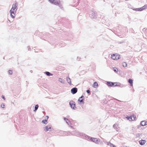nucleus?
Returning <instances> with one entry per match:
<instances>
[{
    "label": "nucleus",
    "mask_w": 147,
    "mask_h": 147,
    "mask_svg": "<svg viewBox=\"0 0 147 147\" xmlns=\"http://www.w3.org/2000/svg\"><path fill=\"white\" fill-rule=\"evenodd\" d=\"M17 3L16 2L13 4L12 7L9 11L10 13V16L13 18H15V14L16 12V11L17 9Z\"/></svg>",
    "instance_id": "1"
},
{
    "label": "nucleus",
    "mask_w": 147,
    "mask_h": 147,
    "mask_svg": "<svg viewBox=\"0 0 147 147\" xmlns=\"http://www.w3.org/2000/svg\"><path fill=\"white\" fill-rule=\"evenodd\" d=\"M106 84L109 87H115L117 86H120L121 84L119 82H111L109 81H107V82Z\"/></svg>",
    "instance_id": "2"
},
{
    "label": "nucleus",
    "mask_w": 147,
    "mask_h": 147,
    "mask_svg": "<svg viewBox=\"0 0 147 147\" xmlns=\"http://www.w3.org/2000/svg\"><path fill=\"white\" fill-rule=\"evenodd\" d=\"M89 17L91 19H96L97 18V13L95 11L92 9L90 10L89 13Z\"/></svg>",
    "instance_id": "3"
},
{
    "label": "nucleus",
    "mask_w": 147,
    "mask_h": 147,
    "mask_svg": "<svg viewBox=\"0 0 147 147\" xmlns=\"http://www.w3.org/2000/svg\"><path fill=\"white\" fill-rule=\"evenodd\" d=\"M69 105L71 109L74 110H76L77 108L76 106L75 102L72 100H71L69 102Z\"/></svg>",
    "instance_id": "4"
},
{
    "label": "nucleus",
    "mask_w": 147,
    "mask_h": 147,
    "mask_svg": "<svg viewBox=\"0 0 147 147\" xmlns=\"http://www.w3.org/2000/svg\"><path fill=\"white\" fill-rule=\"evenodd\" d=\"M88 139L91 141L97 144H98L100 141V140L99 139H97L96 138H92L90 136V138Z\"/></svg>",
    "instance_id": "5"
},
{
    "label": "nucleus",
    "mask_w": 147,
    "mask_h": 147,
    "mask_svg": "<svg viewBox=\"0 0 147 147\" xmlns=\"http://www.w3.org/2000/svg\"><path fill=\"white\" fill-rule=\"evenodd\" d=\"M71 93L73 94H75L77 93L78 91V89L76 87H74L72 88L71 90Z\"/></svg>",
    "instance_id": "6"
},
{
    "label": "nucleus",
    "mask_w": 147,
    "mask_h": 147,
    "mask_svg": "<svg viewBox=\"0 0 147 147\" xmlns=\"http://www.w3.org/2000/svg\"><path fill=\"white\" fill-rule=\"evenodd\" d=\"M80 136H81L82 138L85 139H86L87 138L88 139L90 138V136L82 133H80Z\"/></svg>",
    "instance_id": "7"
},
{
    "label": "nucleus",
    "mask_w": 147,
    "mask_h": 147,
    "mask_svg": "<svg viewBox=\"0 0 147 147\" xmlns=\"http://www.w3.org/2000/svg\"><path fill=\"white\" fill-rule=\"evenodd\" d=\"M63 119L68 125H71V121L68 119L64 117L63 118Z\"/></svg>",
    "instance_id": "8"
},
{
    "label": "nucleus",
    "mask_w": 147,
    "mask_h": 147,
    "mask_svg": "<svg viewBox=\"0 0 147 147\" xmlns=\"http://www.w3.org/2000/svg\"><path fill=\"white\" fill-rule=\"evenodd\" d=\"M57 3H55V5H57L61 8H63L62 5L60 1L59 0H57Z\"/></svg>",
    "instance_id": "9"
},
{
    "label": "nucleus",
    "mask_w": 147,
    "mask_h": 147,
    "mask_svg": "<svg viewBox=\"0 0 147 147\" xmlns=\"http://www.w3.org/2000/svg\"><path fill=\"white\" fill-rule=\"evenodd\" d=\"M78 102H79V104L80 105L84 104V98L80 99V98H78Z\"/></svg>",
    "instance_id": "10"
},
{
    "label": "nucleus",
    "mask_w": 147,
    "mask_h": 147,
    "mask_svg": "<svg viewBox=\"0 0 147 147\" xmlns=\"http://www.w3.org/2000/svg\"><path fill=\"white\" fill-rule=\"evenodd\" d=\"M72 134L76 136H78L80 135V133L77 131H75L72 132Z\"/></svg>",
    "instance_id": "11"
},
{
    "label": "nucleus",
    "mask_w": 147,
    "mask_h": 147,
    "mask_svg": "<svg viewBox=\"0 0 147 147\" xmlns=\"http://www.w3.org/2000/svg\"><path fill=\"white\" fill-rule=\"evenodd\" d=\"M140 124L142 126H144L147 125V121H141Z\"/></svg>",
    "instance_id": "12"
},
{
    "label": "nucleus",
    "mask_w": 147,
    "mask_h": 147,
    "mask_svg": "<svg viewBox=\"0 0 147 147\" xmlns=\"http://www.w3.org/2000/svg\"><path fill=\"white\" fill-rule=\"evenodd\" d=\"M140 144L141 145H144L146 142V141L142 139L139 141Z\"/></svg>",
    "instance_id": "13"
},
{
    "label": "nucleus",
    "mask_w": 147,
    "mask_h": 147,
    "mask_svg": "<svg viewBox=\"0 0 147 147\" xmlns=\"http://www.w3.org/2000/svg\"><path fill=\"white\" fill-rule=\"evenodd\" d=\"M66 80L67 82L70 85H71V81L70 78H69V76H68L66 77Z\"/></svg>",
    "instance_id": "14"
},
{
    "label": "nucleus",
    "mask_w": 147,
    "mask_h": 147,
    "mask_svg": "<svg viewBox=\"0 0 147 147\" xmlns=\"http://www.w3.org/2000/svg\"><path fill=\"white\" fill-rule=\"evenodd\" d=\"M133 10H135L136 11H141L144 10L142 7L140 8H135L133 9Z\"/></svg>",
    "instance_id": "15"
},
{
    "label": "nucleus",
    "mask_w": 147,
    "mask_h": 147,
    "mask_svg": "<svg viewBox=\"0 0 147 147\" xmlns=\"http://www.w3.org/2000/svg\"><path fill=\"white\" fill-rule=\"evenodd\" d=\"M128 82L130 84V86H133V80L131 79H129Z\"/></svg>",
    "instance_id": "16"
},
{
    "label": "nucleus",
    "mask_w": 147,
    "mask_h": 147,
    "mask_svg": "<svg viewBox=\"0 0 147 147\" xmlns=\"http://www.w3.org/2000/svg\"><path fill=\"white\" fill-rule=\"evenodd\" d=\"M49 2L52 4H55V3H57V0H49Z\"/></svg>",
    "instance_id": "17"
},
{
    "label": "nucleus",
    "mask_w": 147,
    "mask_h": 147,
    "mask_svg": "<svg viewBox=\"0 0 147 147\" xmlns=\"http://www.w3.org/2000/svg\"><path fill=\"white\" fill-rule=\"evenodd\" d=\"M93 87L94 88H96L98 86V84L96 82H95L93 84Z\"/></svg>",
    "instance_id": "18"
},
{
    "label": "nucleus",
    "mask_w": 147,
    "mask_h": 147,
    "mask_svg": "<svg viewBox=\"0 0 147 147\" xmlns=\"http://www.w3.org/2000/svg\"><path fill=\"white\" fill-rule=\"evenodd\" d=\"M50 125H47L45 127H44V130L45 131H49V127H50Z\"/></svg>",
    "instance_id": "19"
},
{
    "label": "nucleus",
    "mask_w": 147,
    "mask_h": 147,
    "mask_svg": "<svg viewBox=\"0 0 147 147\" xmlns=\"http://www.w3.org/2000/svg\"><path fill=\"white\" fill-rule=\"evenodd\" d=\"M45 74L48 76L53 75V74L49 71H46L45 72Z\"/></svg>",
    "instance_id": "20"
},
{
    "label": "nucleus",
    "mask_w": 147,
    "mask_h": 147,
    "mask_svg": "<svg viewBox=\"0 0 147 147\" xmlns=\"http://www.w3.org/2000/svg\"><path fill=\"white\" fill-rule=\"evenodd\" d=\"M59 81L63 84H64L65 83V80L61 78L59 79Z\"/></svg>",
    "instance_id": "21"
},
{
    "label": "nucleus",
    "mask_w": 147,
    "mask_h": 147,
    "mask_svg": "<svg viewBox=\"0 0 147 147\" xmlns=\"http://www.w3.org/2000/svg\"><path fill=\"white\" fill-rule=\"evenodd\" d=\"M39 107V105L38 104H37L34 107V112H36L38 109V108Z\"/></svg>",
    "instance_id": "22"
},
{
    "label": "nucleus",
    "mask_w": 147,
    "mask_h": 147,
    "mask_svg": "<svg viewBox=\"0 0 147 147\" xmlns=\"http://www.w3.org/2000/svg\"><path fill=\"white\" fill-rule=\"evenodd\" d=\"M121 57L120 55L118 54H116L115 58V60H117L119 59Z\"/></svg>",
    "instance_id": "23"
},
{
    "label": "nucleus",
    "mask_w": 147,
    "mask_h": 147,
    "mask_svg": "<svg viewBox=\"0 0 147 147\" xmlns=\"http://www.w3.org/2000/svg\"><path fill=\"white\" fill-rule=\"evenodd\" d=\"M127 118L128 120H129L130 121H132L133 120V118H132L131 116H127Z\"/></svg>",
    "instance_id": "24"
},
{
    "label": "nucleus",
    "mask_w": 147,
    "mask_h": 147,
    "mask_svg": "<svg viewBox=\"0 0 147 147\" xmlns=\"http://www.w3.org/2000/svg\"><path fill=\"white\" fill-rule=\"evenodd\" d=\"M42 123H43L44 124H46L47 123V119H45L43 120L42 121Z\"/></svg>",
    "instance_id": "25"
},
{
    "label": "nucleus",
    "mask_w": 147,
    "mask_h": 147,
    "mask_svg": "<svg viewBox=\"0 0 147 147\" xmlns=\"http://www.w3.org/2000/svg\"><path fill=\"white\" fill-rule=\"evenodd\" d=\"M115 56H116V54H113L111 55V58L112 59H113L115 60Z\"/></svg>",
    "instance_id": "26"
},
{
    "label": "nucleus",
    "mask_w": 147,
    "mask_h": 147,
    "mask_svg": "<svg viewBox=\"0 0 147 147\" xmlns=\"http://www.w3.org/2000/svg\"><path fill=\"white\" fill-rule=\"evenodd\" d=\"M117 125L115 124H114L113 125V127L117 131H118L117 129H118V128L117 127Z\"/></svg>",
    "instance_id": "27"
},
{
    "label": "nucleus",
    "mask_w": 147,
    "mask_h": 147,
    "mask_svg": "<svg viewBox=\"0 0 147 147\" xmlns=\"http://www.w3.org/2000/svg\"><path fill=\"white\" fill-rule=\"evenodd\" d=\"M53 128L52 127L51 125H50V127H49V131H51L53 130Z\"/></svg>",
    "instance_id": "28"
},
{
    "label": "nucleus",
    "mask_w": 147,
    "mask_h": 147,
    "mask_svg": "<svg viewBox=\"0 0 147 147\" xmlns=\"http://www.w3.org/2000/svg\"><path fill=\"white\" fill-rule=\"evenodd\" d=\"M123 66L124 67H127V64L125 62H123L122 63Z\"/></svg>",
    "instance_id": "29"
},
{
    "label": "nucleus",
    "mask_w": 147,
    "mask_h": 147,
    "mask_svg": "<svg viewBox=\"0 0 147 147\" xmlns=\"http://www.w3.org/2000/svg\"><path fill=\"white\" fill-rule=\"evenodd\" d=\"M143 31L144 32L145 31V34L146 36L147 37V29H146L145 28H144L143 29Z\"/></svg>",
    "instance_id": "30"
},
{
    "label": "nucleus",
    "mask_w": 147,
    "mask_h": 147,
    "mask_svg": "<svg viewBox=\"0 0 147 147\" xmlns=\"http://www.w3.org/2000/svg\"><path fill=\"white\" fill-rule=\"evenodd\" d=\"M13 71L11 70H8V73L9 75H11L12 74Z\"/></svg>",
    "instance_id": "31"
},
{
    "label": "nucleus",
    "mask_w": 147,
    "mask_h": 147,
    "mask_svg": "<svg viewBox=\"0 0 147 147\" xmlns=\"http://www.w3.org/2000/svg\"><path fill=\"white\" fill-rule=\"evenodd\" d=\"M132 118H133L132 121L134 120L136 118V115H133L131 116Z\"/></svg>",
    "instance_id": "32"
},
{
    "label": "nucleus",
    "mask_w": 147,
    "mask_h": 147,
    "mask_svg": "<svg viewBox=\"0 0 147 147\" xmlns=\"http://www.w3.org/2000/svg\"><path fill=\"white\" fill-rule=\"evenodd\" d=\"M143 10H144L146 9H147V4L144 5L142 7Z\"/></svg>",
    "instance_id": "33"
},
{
    "label": "nucleus",
    "mask_w": 147,
    "mask_h": 147,
    "mask_svg": "<svg viewBox=\"0 0 147 147\" xmlns=\"http://www.w3.org/2000/svg\"><path fill=\"white\" fill-rule=\"evenodd\" d=\"M65 44L64 43H61V44H59V46L61 47H62L65 46Z\"/></svg>",
    "instance_id": "34"
},
{
    "label": "nucleus",
    "mask_w": 147,
    "mask_h": 147,
    "mask_svg": "<svg viewBox=\"0 0 147 147\" xmlns=\"http://www.w3.org/2000/svg\"><path fill=\"white\" fill-rule=\"evenodd\" d=\"M113 71L115 72H117L118 71V69L117 68H113Z\"/></svg>",
    "instance_id": "35"
},
{
    "label": "nucleus",
    "mask_w": 147,
    "mask_h": 147,
    "mask_svg": "<svg viewBox=\"0 0 147 147\" xmlns=\"http://www.w3.org/2000/svg\"><path fill=\"white\" fill-rule=\"evenodd\" d=\"M1 107H2L3 108H4L5 107V105L4 103H2L1 105Z\"/></svg>",
    "instance_id": "36"
},
{
    "label": "nucleus",
    "mask_w": 147,
    "mask_h": 147,
    "mask_svg": "<svg viewBox=\"0 0 147 147\" xmlns=\"http://www.w3.org/2000/svg\"><path fill=\"white\" fill-rule=\"evenodd\" d=\"M110 146L111 147H116V146L115 145L111 143L110 145Z\"/></svg>",
    "instance_id": "37"
},
{
    "label": "nucleus",
    "mask_w": 147,
    "mask_h": 147,
    "mask_svg": "<svg viewBox=\"0 0 147 147\" xmlns=\"http://www.w3.org/2000/svg\"><path fill=\"white\" fill-rule=\"evenodd\" d=\"M105 143L107 144L108 145H109L110 146L111 143L109 142H106Z\"/></svg>",
    "instance_id": "38"
},
{
    "label": "nucleus",
    "mask_w": 147,
    "mask_h": 147,
    "mask_svg": "<svg viewBox=\"0 0 147 147\" xmlns=\"http://www.w3.org/2000/svg\"><path fill=\"white\" fill-rule=\"evenodd\" d=\"M90 90H86V92L88 93V94H89L90 93Z\"/></svg>",
    "instance_id": "39"
},
{
    "label": "nucleus",
    "mask_w": 147,
    "mask_h": 147,
    "mask_svg": "<svg viewBox=\"0 0 147 147\" xmlns=\"http://www.w3.org/2000/svg\"><path fill=\"white\" fill-rule=\"evenodd\" d=\"M136 137H138L140 136V134H136Z\"/></svg>",
    "instance_id": "40"
},
{
    "label": "nucleus",
    "mask_w": 147,
    "mask_h": 147,
    "mask_svg": "<svg viewBox=\"0 0 147 147\" xmlns=\"http://www.w3.org/2000/svg\"><path fill=\"white\" fill-rule=\"evenodd\" d=\"M28 51H31V48H30V46H28Z\"/></svg>",
    "instance_id": "41"
},
{
    "label": "nucleus",
    "mask_w": 147,
    "mask_h": 147,
    "mask_svg": "<svg viewBox=\"0 0 147 147\" xmlns=\"http://www.w3.org/2000/svg\"><path fill=\"white\" fill-rule=\"evenodd\" d=\"M84 97V96L82 95L81 97H80L79 98H80V99H81V98H82Z\"/></svg>",
    "instance_id": "42"
},
{
    "label": "nucleus",
    "mask_w": 147,
    "mask_h": 147,
    "mask_svg": "<svg viewBox=\"0 0 147 147\" xmlns=\"http://www.w3.org/2000/svg\"><path fill=\"white\" fill-rule=\"evenodd\" d=\"M1 97V98L3 99L4 100L5 99V96L3 95H2Z\"/></svg>",
    "instance_id": "43"
},
{
    "label": "nucleus",
    "mask_w": 147,
    "mask_h": 147,
    "mask_svg": "<svg viewBox=\"0 0 147 147\" xmlns=\"http://www.w3.org/2000/svg\"><path fill=\"white\" fill-rule=\"evenodd\" d=\"M80 59L81 58H80L79 57H77V60H78V61H80Z\"/></svg>",
    "instance_id": "44"
},
{
    "label": "nucleus",
    "mask_w": 147,
    "mask_h": 147,
    "mask_svg": "<svg viewBox=\"0 0 147 147\" xmlns=\"http://www.w3.org/2000/svg\"><path fill=\"white\" fill-rule=\"evenodd\" d=\"M141 125H138V126H137L138 128H140V127H141Z\"/></svg>",
    "instance_id": "45"
},
{
    "label": "nucleus",
    "mask_w": 147,
    "mask_h": 147,
    "mask_svg": "<svg viewBox=\"0 0 147 147\" xmlns=\"http://www.w3.org/2000/svg\"><path fill=\"white\" fill-rule=\"evenodd\" d=\"M45 117L47 118V119H48L49 118V117L47 115L45 116Z\"/></svg>",
    "instance_id": "46"
},
{
    "label": "nucleus",
    "mask_w": 147,
    "mask_h": 147,
    "mask_svg": "<svg viewBox=\"0 0 147 147\" xmlns=\"http://www.w3.org/2000/svg\"><path fill=\"white\" fill-rule=\"evenodd\" d=\"M124 42H119V44H121L122 43H123Z\"/></svg>",
    "instance_id": "47"
},
{
    "label": "nucleus",
    "mask_w": 147,
    "mask_h": 147,
    "mask_svg": "<svg viewBox=\"0 0 147 147\" xmlns=\"http://www.w3.org/2000/svg\"><path fill=\"white\" fill-rule=\"evenodd\" d=\"M30 72L31 73H32V72H33V71L32 70H31L30 71Z\"/></svg>",
    "instance_id": "48"
},
{
    "label": "nucleus",
    "mask_w": 147,
    "mask_h": 147,
    "mask_svg": "<svg viewBox=\"0 0 147 147\" xmlns=\"http://www.w3.org/2000/svg\"><path fill=\"white\" fill-rule=\"evenodd\" d=\"M47 35L49 36L50 35V34H49L48 33L47 34Z\"/></svg>",
    "instance_id": "49"
},
{
    "label": "nucleus",
    "mask_w": 147,
    "mask_h": 147,
    "mask_svg": "<svg viewBox=\"0 0 147 147\" xmlns=\"http://www.w3.org/2000/svg\"><path fill=\"white\" fill-rule=\"evenodd\" d=\"M144 128H145V127H143V128H142V129H144Z\"/></svg>",
    "instance_id": "50"
},
{
    "label": "nucleus",
    "mask_w": 147,
    "mask_h": 147,
    "mask_svg": "<svg viewBox=\"0 0 147 147\" xmlns=\"http://www.w3.org/2000/svg\"><path fill=\"white\" fill-rule=\"evenodd\" d=\"M125 147H127V146H126Z\"/></svg>",
    "instance_id": "51"
}]
</instances>
